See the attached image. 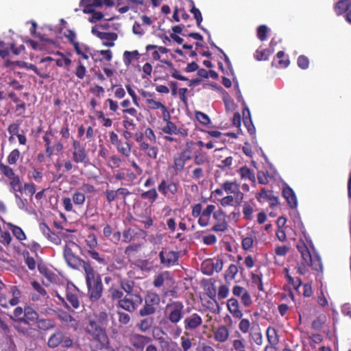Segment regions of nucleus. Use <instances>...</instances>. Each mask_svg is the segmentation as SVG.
Segmentation results:
<instances>
[{
	"label": "nucleus",
	"mask_w": 351,
	"mask_h": 351,
	"mask_svg": "<svg viewBox=\"0 0 351 351\" xmlns=\"http://www.w3.org/2000/svg\"><path fill=\"white\" fill-rule=\"evenodd\" d=\"M296 247L301 254V256L304 262L307 261V260H311V256L312 254H311L308 247L303 240L300 239L298 241L296 245Z\"/></svg>",
	"instance_id": "72a5a7b5"
},
{
	"label": "nucleus",
	"mask_w": 351,
	"mask_h": 351,
	"mask_svg": "<svg viewBox=\"0 0 351 351\" xmlns=\"http://www.w3.org/2000/svg\"><path fill=\"white\" fill-rule=\"evenodd\" d=\"M272 194V191L267 190L265 188H263L261 189V191L256 194V197L259 202H261L263 200L268 201Z\"/></svg>",
	"instance_id": "e2e57ef3"
},
{
	"label": "nucleus",
	"mask_w": 351,
	"mask_h": 351,
	"mask_svg": "<svg viewBox=\"0 0 351 351\" xmlns=\"http://www.w3.org/2000/svg\"><path fill=\"white\" fill-rule=\"evenodd\" d=\"M91 33L102 40V45L112 47L114 46V41L117 40L118 35L115 32H100L97 27H93Z\"/></svg>",
	"instance_id": "f8f14e48"
},
{
	"label": "nucleus",
	"mask_w": 351,
	"mask_h": 351,
	"mask_svg": "<svg viewBox=\"0 0 351 351\" xmlns=\"http://www.w3.org/2000/svg\"><path fill=\"white\" fill-rule=\"evenodd\" d=\"M326 321V317L324 315H320L312 322V328L316 330H321Z\"/></svg>",
	"instance_id": "6e6d98bb"
},
{
	"label": "nucleus",
	"mask_w": 351,
	"mask_h": 351,
	"mask_svg": "<svg viewBox=\"0 0 351 351\" xmlns=\"http://www.w3.org/2000/svg\"><path fill=\"white\" fill-rule=\"evenodd\" d=\"M85 243L86 248L95 249L98 245L96 235L94 233L88 234L85 239Z\"/></svg>",
	"instance_id": "4d7b16f0"
},
{
	"label": "nucleus",
	"mask_w": 351,
	"mask_h": 351,
	"mask_svg": "<svg viewBox=\"0 0 351 351\" xmlns=\"http://www.w3.org/2000/svg\"><path fill=\"white\" fill-rule=\"evenodd\" d=\"M239 272V267L234 265L231 264L228 268L225 271L224 279L226 282L232 280L235 278L236 275Z\"/></svg>",
	"instance_id": "49530a36"
},
{
	"label": "nucleus",
	"mask_w": 351,
	"mask_h": 351,
	"mask_svg": "<svg viewBox=\"0 0 351 351\" xmlns=\"http://www.w3.org/2000/svg\"><path fill=\"white\" fill-rule=\"evenodd\" d=\"M188 146V143H186ZM193 158L192 152L190 147L182 149L177 156L173 158V162L169 167L174 171L175 175L181 173L185 167L186 162Z\"/></svg>",
	"instance_id": "6e6552de"
},
{
	"label": "nucleus",
	"mask_w": 351,
	"mask_h": 351,
	"mask_svg": "<svg viewBox=\"0 0 351 351\" xmlns=\"http://www.w3.org/2000/svg\"><path fill=\"white\" fill-rule=\"evenodd\" d=\"M180 188V182L178 179H162L158 185V190L167 199H171L176 196Z\"/></svg>",
	"instance_id": "0eeeda50"
},
{
	"label": "nucleus",
	"mask_w": 351,
	"mask_h": 351,
	"mask_svg": "<svg viewBox=\"0 0 351 351\" xmlns=\"http://www.w3.org/2000/svg\"><path fill=\"white\" fill-rule=\"evenodd\" d=\"M21 153L18 149H13L8 156L7 161L9 165H15L19 159Z\"/></svg>",
	"instance_id": "774afa93"
},
{
	"label": "nucleus",
	"mask_w": 351,
	"mask_h": 351,
	"mask_svg": "<svg viewBox=\"0 0 351 351\" xmlns=\"http://www.w3.org/2000/svg\"><path fill=\"white\" fill-rule=\"evenodd\" d=\"M215 210V206L213 204H209L204 208L198 218L197 223L201 227H206L210 223L211 215Z\"/></svg>",
	"instance_id": "a211bd4d"
},
{
	"label": "nucleus",
	"mask_w": 351,
	"mask_h": 351,
	"mask_svg": "<svg viewBox=\"0 0 351 351\" xmlns=\"http://www.w3.org/2000/svg\"><path fill=\"white\" fill-rule=\"evenodd\" d=\"M134 296L135 299H132L130 295H125L117 302V307L129 313H134L143 302V298L140 294H135Z\"/></svg>",
	"instance_id": "1a4fd4ad"
},
{
	"label": "nucleus",
	"mask_w": 351,
	"mask_h": 351,
	"mask_svg": "<svg viewBox=\"0 0 351 351\" xmlns=\"http://www.w3.org/2000/svg\"><path fill=\"white\" fill-rule=\"evenodd\" d=\"M230 335L228 328L225 326H219L214 332V339L216 341L223 343L227 341Z\"/></svg>",
	"instance_id": "cd10ccee"
},
{
	"label": "nucleus",
	"mask_w": 351,
	"mask_h": 351,
	"mask_svg": "<svg viewBox=\"0 0 351 351\" xmlns=\"http://www.w3.org/2000/svg\"><path fill=\"white\" fill-rule=\"evenodd\" d=\"M14 328L19 334L28 338H34L38 332L36 328L29 326L22 325L20 323L15 324Z\"/></svg>",
	"instance_id": "b1692460"
},
{
	"label": "nucleus",
	"mask_w": 351,
	"mask_h": 351,
	"mask_svg": "<svg viewBox=\"0 0 351 351\" xmlns=\"http://www.w3.org/2000/svg\"><path fill=\"white\" fill-rule=\"evenodd\" d=\"M266 335L269 346H266L264 351H271L274 350V346L277 345L279 342L276 329L272 326H269L267 328Z\"/></svg>",
	"instance_id": "412c9836"
},
{
	"label": "nucleus",
	"mask_w": 351,
	"mask_h": 351,
	"mask_svg": "<svg viewBox=\"0 0 351 351\" xmlns=\"http://www.w3.org/2000/svg\"><path fill=\"white\" fill-rule=\"evenodd\" d=\"M78 248L80 246L76 243L71 241L67 242L63 250L64 258L70 267L77 269L80 267H82L84 270L85 266L87 265L91 266L92 265L90 262L86 261L75 254V250Z\"/></svg>",
	"instance_id": "7ed1b4c3"
},
{
	"label": "nucleus",
	"mask_w": 351,
	"mask_h": 351,
	"mask_svg": "<svg viewBox=\"0 0 351 351\" xmlns=\"http://www.w3.org/2000/svg\"><path fill=\"white\" fill-rule=\"evenodd\" d=\"M308 266L311 267L313 270L322 272L323 271V265L321 258L319 255L315 254L311 256V260L305 262Z\"/></svg>",
	"instance_id": "e433bc0d"
},
{
	"label": "nucleus",
	"mask_w": 351,
	"mask_h": 351,
	"mask_svg": "<svg viewBox=\"0 0 351 351\" xmlns=\"http://www.w3.org/2000/svg\"><path fill=\"white\" fill-rule=\"evenodd\" d=\"M138 217L139 218L138 221L143 224L145 229H149L151 226H152L154 221L152 219L150 212L149 214H141Z\"/></svg>",
	"instance_id": "5fc2aeb1"
},
{
	"label": "nucleus",
	"mask_w": 351,
	"mask_h": 351,
	"mask_svg": "<svg viewBox=\"0 0 351 351\" xmlns=\"http://www.w3.org/2000/svg\"><path fill=\"white\" fill-rule=\"evenodd\" d=\"M126 265L127 264L123 257H114V263L108 266L107 270L110 272H113L116 270H121L125 267Z\"/></svg>",
	"instance_id": "4c0bfd02"
},
{
	"label": "nucleus",
	"mask_w": 351,
	"mask_h": 351,
	"mask_svg": "<svg viewBox=\"0 0 351 351\" xmlns=\"http://www.w3.org/2000/svg\"><path fill=\"white\" fill-rule=\"evenodd\" d=\"M221 187L228 194H234L235 192H237L240 186L236 182L226 180L221 184Z\"/></svg>",
	"instance_id": "79ce46f5"
},
{
	"label": "nucleus",
	"mask_w": 351,
	"mask_h": 351,
	"mask_svg": "<svg viewBox=\"0 0 351 351\" xmlns=\"http://www.w3.org/2000/svg\"><path fill=\"white\" fill-rule=\"evenodd\" d=\"M351 8L350 0H340L335 5V11L337 15H341Z\"/></svg>",
	"instance_id": "c9c22d12"
},
{
	"label": "nucleus",
	"mask_w": 351,
	"mask_h": 351,
	"mask_svg": "<svg viewBox=\"0 0 351 351\" xmlns=\"http://www.w3.org/2000/svg\"><path fill=\"white\" fill-rule=\"evenodd\" d=\"M72 160L73 162L76 164L82 163L84 165H86L90 163L88 154L85 147L80 149L73 150Z\"/></svg>",
	"instance_id": "aec40b11"
},
{
	"label": "nucleus",
	"mask_w": 351,
	"mask_h": 351,
	"mask_svg": "<svg viewBox=\"0 0 351 351\" xmlns=\"http://www.w3.org/2000/svg\"><path fill=\"white\" fill-rule=\"evenodd\" d=\"M162 131L163 133L167 134L169 135L180 134L182 137H186L189 134L188 129H186L183 127L178 128L171 121H168V123H167L166 125L162 127Z\"/></svg>",
	"instance_id": "f3484780"
},
{
	"label": "nucleus",
	"mask_w": 351,
	"mask_h": 351,
	"mask_svg": "<svg viewBox=\"0 0 351 351\" xmlns=\"http://www.w3.org/2000/svg\"><path fill=\"white\" fill-rule=\"evenodd\" d=\"M140 56L141 55L137 50L132 51H125L123 55V62L125 66H128L132 63L133 59L138 60Z\"/></svg>",
	"instance_id": "58836bf2"
},
{
	"label": "nucleus",
	"mask_w": 351,
	"mask_h": 351,
	"mask_svg": "<svg viewBox=\"0 0 351 351\" xmlns=\"http://www.w3.org/2000/svg\"><path fill=\"white\" fill-rule=\"evenodd\" d=\"M253 212L254 209L252 206L248 202H245L243 206V218L247 221L252 220Z\"/></svg>",
	"instance_id": "680f3d73"
},
{
	"label": "nucleus",
	"mask_w": 351,
	"mask_h": 351,
	"mask_svg": "<svg viewBox=\"0 0 351 351\" xmlns=\"http://www.w3.org/2000/svg\"><path fill=\"white\" fill-rule=\"evenodd\" d=\"M160 263L165 267H170L178 264L180 252L162 249L158 254Z\"/></svg>",
	"instance_id": "9d476101"
},
{
	"label": "nucleus",
	"mask_w": 351,
	"mask_h": 351,
	"mask_svg": "<svg viewBox=\"0 0 351 351\" xmlns=\"http://www.w3.org/2000/svg\"><path fill=\"white\" fill-rule=\"evenodd\" d=\"M189 335L188 332H184L180 337L181 351H189L192 348V339L189 337Z\"/></svg>",
	"instance_id": "de8ad7c7"
},
{
	"label": "nucleus",
	"mask_w": 351,
	"mask_h": 351,
	"mask_svg": "<svg viewBox=\"0 0 351 351\" xmlns=\"http://www.w3.org/2000/svg\"><path fill=\"white\" fill-rule=\"evenodd\" d=\"M38 269L41 275L46 278V279L51 282L55 279L54 273L47 267V266L39 258L37 263Z\"/></svg>",
	"instance_id": "a878e982"
},
{
	"label": "nucleus",
	"mask_w": 351,
	"mask_h": 351,
	"mask_svg": "<svg viewBox=\"0 0 351 351\" xmlns=\"http://www.w3.org/2000/svg\"><path fill=\"white\" fill-rule=\"evenodd\" d=\"M285 278L289 285H291L295 290L298 291L302 285V280L300 278H293L289 273V269L285 268Z\"/></svg>",
	"instance_id": "a19ab883"
},
{
	"label": "nucleus",
	"mask_w": 351,
	"mask_h": 351,
	"mask_svg": "<svg viewBox=\"0 0 351 351\" xmlns=\"http://www.w3.org/2000/svg\"><path fill=\"white\" fill-rule=\"evenodd\" d=\"M81 254L85 257L89 256L99 265H107V262L105 258V255L101 254L95 249H87L86 247H84L83 249H81Z\"/></svg>",
	"instance_id": "6ab92c4d"
},
{
	"label": "nucleus",
	"mask_w": 351,
	"mask_h": 351,
	"mask_svg": "<svg viewBox=\"0 0 351 351\" xmlns=\"http://www.w3.org/2000/svg\"><path fill=\"white\" fill-rule=\"evenodd\" d=\"M210 158L209 155L205 152H199L193 157L194 164L198 166L200 165H210Z\"/></svg>",
	"instance_id": "473e14b6"
},
{
	"label": "nucleus",
	"mask_w": 351,
	"mask_h": 351,
	"mask_svg": "<svg viewBox=\"0 0 351 351\" xmlns=\"http://www.w3.org/2000/svg\"><path fill=\"white\" fill-rule=\"evenodd\" d=\"M72 200L75 205L82 206L86 200L85 195L80 191H75L72 196Z\"/></svg>",
	"instance_id": "69168bd1"
},
{
	"label": "nucleus",
	"mask_w": 351,
	"mask_h": 351,
	"mask_svg": "<svg viewBox=\"0 0 351 351\" xmlns=\"http://www.w3.org/2000/svg\"><path fill=\"white\" fill-rule=\"evenodd\" d=\"M142 248V244L133 243L128 245L124 250V254L126 258L130 261L131 258L136 257Z\"/></svg>",
	"instance_id": "bb28decb"
},
{
	"label": "nucleus",
	"mask_w": 351,
	"mask_h": 351,
	"mask_svg": "<svg viewBox=\"0 0 351 351\" xmlns=\"http://www.w3.org/2000/svg\"><path fill=\"white\" fill-rule=\"evenodd\" d=\"M190 12H191V13H192L193 14V16H194L195 19L196 20L197 26L199 28L204 30V32H206V29L203 28L201 25V23L202 22L203 18H202V13H201L200 10L198 8H197L195 6H193V8H191Z\"/></svg>",
	"instance_id": "bf43d9fd"
},
{
	"label": "nucleus",
	"mask_w": 351,
	"mask_h": 351,
	"mask_svg": "<svg viewBox=\"0 0 351 351\" xmlns=\"http://www.w3.org/2000/svg\"><path fill=\"white\" fill-rule=\"evenodd\" d=\"M116 149L119 154L121 156L128 158L131 155L132 152V144L128 141H119L117 144L114 145Z\"/></svg>",
	"instance_id": "c85d7f7f"
},
{
	"label": "nucleus",
	"mask_w": 351,
	"mask_h": 351,
	"mask_svg": "<svg viewBox=\"0 0 351 351\" xmlns=\"http://www.w3.org/2000/svg\"><path fill=\"white\" fill-rule=\"evenodd\" d=\"M24 316L27 317L28 320H32V322H37V320L38 319V313L30 306L25 307Z\"/></svg>",
	"instance_id": "052dcab7"
},
{
	"label": "nucleus",
	"mask_w": 351,
	"mask_h": 351,
	"mask_svg": "<svg viewBox=\"0 0 351 351\" xmlns=\"http://www.w3.org/2000/svg\"><path fill=\"white\" fill-rule=\"evenodd\" d=\"M49 348L54 349L61 347L67 349L73 346V340L66 334L60 329H56L49 337L47 342Z\"/></svg>",
	"instance_id": "423d86ee"
},
{
	"label": "nucleus",
	"mask_w": 351,
	"mask_h": 351,
	"mask_svg": "<svg viewBox=\"0 0 351 351\" xmlns=\"http://www.w3.org/2000/svg\"><path fill=\"white\" fill-rule=\"evenodd\" d=\"M8 228L12 231L13 235L20 241L26 239V234L21 227L14 225L12 223H8Z\"/></svg>",
	"instance_id": "37998d69"
},
{
	"label": "nucleus",
	"mask_w": 351,
	"mask_h": 351,
	"mask_svg": "<svg viewBox=\"0 0 351 351\" xmlns=\"http://www.w3.org/2000/svg\"><path fill=\"white\" fill-rule=\"evenodd\" d=\"M154 324V319L152 317H144L136 325L138 330L142 332L149 331Z\"/></svg>",
	"instance_id": "f704fd0d"
},
{
	"label": "nucleus",
	"mask_w": 351,
	"mask_h": 351,
	"mask_svg": "<svg viewBox=\"0 0 351 351\" xmlns=\"http://www.w3.org/2000/svg\"><path fill=\"white\" fill-rule=\"evenodd\" d=\"M239 174L243 179H248L251 181L255 180L254 172L247 166L242 167L239 170Z\"/></svg>",
	"instance_id": "864d4df0"
},
{
	"label": "nucleus",
	"mask_w": 351,
	"mask_h": 351,
	"mask_svg": "<svg viewBox=\"0 0 351 351\" xmlns=\"http://www.w3.org/2000/svg\"><path fill=\"white\" fill-rule=\"evenodd\" d=\"M43 232L44 235L52 243H53L56 245H59L61 243L60 238L58 236L57 234H56L54 232H53L47 225L44 223L43 225V227L41 228Z\"/></svg>",
	"instance_id": "2f4dec72"
},
{
	"label": "nucleus",
	"mask_w": 351,
	"mask_h": 351,
	"mask_svg": "<svg viewBox=\"0 0 351 351\" xmlns=\"http://www.w3.org/2000/svg\"><path fill=\"white\" fill-rule=\"evenodd\" d=\"M58 298L61 301L62 304L67 308L71 309V308H77L80 306V301L78 295L75 290L66 289V298L69 304L66 302L65 299L57 294Z\"/></svg>",
	"instance_id": "2eb2a0df"
},
{
	"label": "nucleus",
	"mask_w": 351,
	"mask_h": 351,
	"mask_svg": "<svg viewBox=\"0 0 351 351\" xmlns=\"http://www.w3.org/2000/svg\"><path fill=\"white\" fill-rule=\"evenodd\" d=\"M10 292L12 293V298L8 300L9 304L11 306H15L19 303V299L21 298V291L16 286H12L10 287Z\"/></svg>",
	"instance_id": "8fccbe9b"
},
{
	"label": "nucleus",
	"mask_w": 351,
	"mask_h": 351,
	"mask_svg": "<svg viewBox=\"0 0 351 351\" xmlns=\"http://www.w3.org/2000/svg\"><path fill=\"white\" fill-rule=\"evenodd\" d=\"M184 305L181 301H170L165 308V317L171 324H177L184 316Z\"/></svg>",
	"instance_id": "20e7f679"
},
{
	"label": "nucleus",
	"mask_w": 351,
	"mask_h": 351,
	"mask_svg": "<svg viewBox=\"0 0 351 351\" xmlns=\"http://www.w3.org/2000/svg\"><path fill=\"white\" fill-rule=\"evenodd\" d=\"M273 53L268 49H257L254 55V58L258 61L268 60L269 56Z\"/></svg>",
	"instance_id": "3c124183"
},
{
	"label": "nucleus",
	"mask_w": 351,
	"mask_h": 351,
	"mask_svg": "<svg viewBox=\"0 0 351 351\" xmlns=\"http://www.w3.org/2000/svg\"><path fill=\"white\" fill-rule=\"evenodd\" d=\"M0 171L9 180L13 179L19 176L15 173L12 167H10L8 165H4L2 162H0Z\"/></svg>",
	"instance_id": "603ef678"
},
{
	"label": "nucleus",
	"mask_w": 351,
	"mask_h": 351,
	"mask_svg": "<svg viewBox=\"0 0 351 351\" xmlns=\"http://www.w3.org/2000/svg\"><path fill=\"white\" fill-rule=\"evenodd\" d=\"M269 32V29L265 25H261L257 27V37L261 40L264 41L267 38V34Z\"/></svg>",
	"instance_id": "0e129e2a"
},
{
	"label": "nucleus",
	"mask_w": 351,
	"mask_h": 351,
	"mask_svg": "<svg viewBox=\"0 0 351 351\" xmlns=\"http://www.w3.org/2000/svg\"><path fill=\"white\" fill-rule=\"evenodd\" d=\"M249 337L254 343L261 346L263 343V337L260 327H252L250 331Z\"/></svg>",
	"instance_id": "7c9ffc66"
},
{
	"label": "nucleus",
	"mask_w": 351,
	"mask_h": 351,
	"mask_svg": "<svg viewBox=\"0 0 351 351\" xmlns=\"http://www.w3.org/2000/svg\"><path fill=\"white\" fill-rule=\"evenodd\" d=\"M109 297L112 302L120 301L123 298V292L117 287L111 286L108 289Z\"/></svg>",
	"instance_id": "ea45409f"
},
{
	"label": "nucleus",
	"mask_w": 351,
	"mask_h": 351,
	"mask_svg": "<svg viewBox=\"0 0 351 351\" xmlns=\"http://www.w3.org/2000/svg\"><path fill=\"white\" fill-rule=\"evenodd\" d=\"M10 191L14 193L15 198H19V193H23V184L19 176L10 180Z\"/></svg>",
	"instance_id": "393cba45"
},
{
	"label": "nucleus",
	"mask_w": 351,
	"mask_h": 351,
	"mask_svg": "<svg viewBox=\"0 0 351 351\" xmlns=\"http://www.w3.org/2000/svg\"><path fill=\"white\" fill-rule=\"evenodd\" d=\"M141 197L153 204L158 198V193L155 188H152L147 191L143 192L141 194Z\"/></svg>",
	"instance_id": "c03bdc74"
},
{
	"label": "nucleus",
	"mask_w": 351,
	"mask_h": 351,
	"mask_svg": "<svg viewBox=\"0 0 351 351\" xmlns=\"http://www.w3.org/2000/svg\"><path fill=\"white\" fill-rule=\"evenodd\" d=\"M213 219L216 223L211 230L214 232H225L228 229V222L226 219V214L222 209H219L213 213Z\"/></svg>",
	"instance_id": "4468645a"
},
{
	"label": "nucleus",
	"mask_w": 351,
	"mask_h": 351,
	"mask_svg": "<svg viewBox=\"0 0 351 351\" xmlns=\"http://www.w3.org/2000/svg\"><path fill=\"white\" fill-rule=\"evenodd\" d=\"M108 324V315L106 311L94 313L86 317L84 322V329L90 337L91 343H99L101 347L110 345L106 332Z\"/></svg>",
	"instance_id": "f257e3e1"
},
{
	"label": "nucleus",
	"mask_w": 351,
	"mask_h": 351,
	"mask_svg": "<svg viewBox=\"0 0 351 351\" xmlns=\"http://www.w3.org/2000/svg\"><path fill=\"white\" fill-rule=\"evenodd\" d=\"M203 323L200 315L193 313L184 317L183 321L184 332H192L199 328Z\"/></svg>",
	"instance_id": "ddd939ff"
},
{
	"label": "nucleus",
	"mask_w": 351,
	"mask_h": 351,
	"mask_svg": "<svg viewBox=\"0 0 351 351\" xmlns=\"http://www.w3.org/2000/svg\"><path fill=\"white\" fill-rule=\"evenodd\" d=\"M223 262L221 258H214L203 261L201 268L204 274L211 276L214 272H220L223 269Z\"/></svg>",
	"instance_id": "9b49d317"
},
{
	"label": "nucleus",
	"mask_w": 351,
	"mask_h": 351,
	"mask_svg": "<svg viewBox=\"0 0 351 351\" xmlns=\"http://www.w3.org/2000/svg\"><path fill=\"white\" fill-rule=\"evenodd\" d=\"M152 341L151 337L139 333L132 332L129 335L130 344L136 350H143Z\"/></svg>",
	"instance_id": "dca6fc26"
},
{
	"label": "nucleus",
	"mask_w": 351,
	"mask_h": 351,
	"mask_svg": "<svg viewBox=\"0 0 351 351\" xmlns=\"http://www.w3.org/2000/svg\"><path fill=\"white\" fill-rule=\"evenodd\" d=\"M145 303L138 311V315L141 317L154 315L160 302V295L155 293L148 291L145 296Z\"/></svg>",
	"instance_id": "39448f33"
},
{
	"label": "nucleus",
	"mask_w": 351,
	"mask_h": 351,
	"mask_svg": "<svg viewBox=\"0 0 351 351\" xmlns=\"http://www.w3.org/2000/svg\"><path fill=\"white\" fill-rule=\"evenodd\" d=\"M233 351H247L246 350L245 341L243 339H234L232 342Z\"/></svg>",
	"instance_id": "13d9d810"
},
{
	"label": "nucleus",
	"mask_w": 351,
	"mask_h": 351,
	"mask_svg": "<svg viewBox=\"0 0 351 351\" xmlns=\"http://www.w3.org/2000/svg\"><path fill=\"white\" fill-rule=\"evenodd\" d=\"M227 307L234 318L241 319L243 313L240 309L239 304L236 298H232L228 300Z\"/></svg>",
	"instance_id": "5701e85b"
},
{
	"label": "nucleus",
	"mask_w": 351,
	"mask_h": 351,
	"mask_svg": "<svg viewBox=\"0 0 351 351\" xmlns=\"http://www.w3.org/2000/svg\"><path fill=\"white\" fill-rule=\"evenodd\" d=\"M255 238L256 237L254 232H252L249 234L247 237L243 238L241 242L243 249L245 251L251 250V249L253 247Z\"/></svg>",
	"instance_id": "09e8293b"
},
{
	"label": "nucleus",
	"mask_w": 351,
	"mask_h": 351,
	"mask_svg": "<svg viewBox=\"0 0 351 351\" xmlns=\"http://www.w3.org/2000/svg\"><path fill=\"white\" fill-rule=\"evenodd\" d=\"M36 324L40 330L44 331L51 330L56 327V323L53 319L38 318Z\"/></svg>",
	"instance_id": "c756f323"
},
{
	"label": "nucleus",
	"mask_w": 351,
	"mask_h": 351,
	"mask_svg": "<svg viewBox=\"0 0 351 351\" xmlns=\"http://www.w3.org/2000/svg\"><path fill=\"white\" fill-rule=\"evenodd\" d=\"M282 195L285 198L288 205L291 208H296L298 201L293 190L289 186H286L282 189Z\"/></svg>",
	"instance_id": "4be33fe9"
},
{
	"label": "nucleus",
	"mask_w": 351,
	"mask_h": 351,
	"mask_svg": "<svg viewBox=\"0 0 351 351\" xmlns=\"http://www.w3.org/2000/svg\"><path fill=\"white\" fill-rule=\"evenodd\" d=\"M120 287L128 295L133 291L134 282L127 280H122L120 282Z\"/></svg>",
	"instance_id": "338daca9"
},
{
	"label": "nucleus",
	"mask_w": 351,
	"mask_h": 351,
	"mask_svg": "<svg viewBox=\"0 0 351 351\" xmlns=\"http://www.w3.org/2000/svg\"><path fill=\"white\" fill-rule=\"evenodd\" d=\"M85 282L88 289V295L92 302L99 300L103 293V284L101 277L93 268V267L85 266Z\"/></svg>",
	"instance_id": "f03ea898"
},
{
	"label": "nucleus",
	"mask_w": 351,
	"mask_h": 351,
	"mask_svg": "<svg viewBox=\"0 0 351 351\" xmlns=\"http://www.w3.org/2000/svg\"><path fill=\"white\" fill-rule=\"evenodd\" d=\"M24 261L27 267L30 271H34L37 267L38 261L31 256L28 251H24L23 253Z\"/></svg>",
	"instance_id": "a18cd8bd"
}]
</instances>
